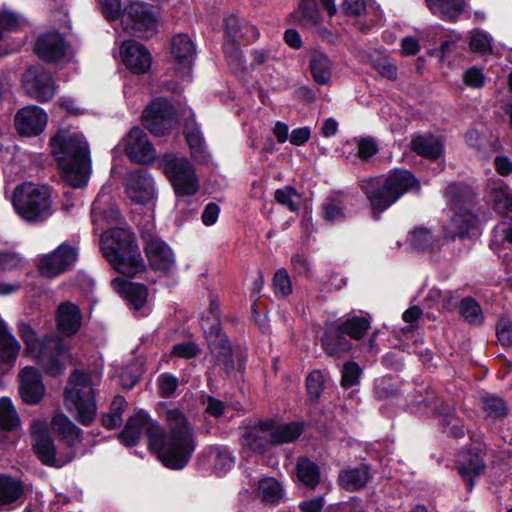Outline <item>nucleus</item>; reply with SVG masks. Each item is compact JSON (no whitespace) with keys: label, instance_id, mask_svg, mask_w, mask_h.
Here are the masks:
<instances>
[{"label":"nucleus","instance_id":"5701e85b","mask_svg":"<svg viewBox=\"0 0 512 512\" xmlns=\"http://www.w3.org/2000/svg\"><path fill=\"white\" fill-rule=\"evenodd\" d=\"M91 215L92 223L97 230L105 226L119 225L122 222L119 210L111 203V196L105 193H99L95 198Z\"/></svg>","mask_w":512,"mask_h":512},{"label":"nucleus","instance_id":"2eb2a0df","mask_svg":"<svg viewBox=\"0 0 512 512\" xmlns=\"http://www.w3.org/2000/svg\"><path fill=\"white\" fill-rule=\"evenodd\" d=\"M19 394L22 401L29 405L38 404L45 395L46 388L40 370L26 366L18 374Z\"/></svg>","mask_w":512,"mask_h":512},{"label":"nucleus","instance_id":"4c0bfd02","mask_svg":"<svg viewBox=\"0 0 512 512\" xmlns=\"http://www.w3.org/2000/svg\"><path fill=\"white\" fill-rule=\"evenodd\" d=\"M433 15L443 21H455L464 11V0H426Z\"/></svg>","mask_w":512,"mask_h":512},{"label":"nucleus","instance_id":"6e6d98bb","mask_svg":"<svg viewBox=\"0 0 512 512\" xmlns=\"http://www.w3.org/2000/svg\"><path fill=\"white\" fill-rule=\"evenodd\" d=\"M275 199L279 204L287 207L292 212H296L299 209L300 195L290 186L276 190Z\"/></svg>","mask_w":512,"mask_h":512},{"label":"nucleus","instance_id":"8fccbe9b","mask_svg":"<svg viewBox=\"0 0 512 512\" xmlns=\"http://www.w3.org/2000/svg\"><path fill=\"white\" fill-rule=\"evenodd\" d=\"M460 314L469 324L478 325L483 321L481 307L472 298H464L461 301Z\"/></svg>","mask_w":512,"mask_h":512},{"label":"nucleus","instance_id":"72a5a7b5","mask_svg":"<svg viewBox=\"0 0 512 512\" xmlns=\"http://www.w3.org/2000/svg\"><path fill=\"white\" fill-rule=\"evenodd\" d=\"M224 23L225 31L233 42L243 41L245 43H250L259 37V31L255 26L240 20L234 14L227 16Z\"/></svg>","mask_w":512,"mask_h":512},{"label":"nucleus","instance_id":"4468645a","mask_svg":"<svg viewBox=\"0 0 512 512\" xmlns=\"http://www.w3.org/2000/svg\"><path fill=\"white\" fill-rule=\"evenodd\" d=\"M75 248L61 244L52 253L42 256L39 263V270L43 276L56 277L70 269L77 260Z\"/></svg>","mask_w":512,"mask_h":512},{"label":"nucleus","instance_id":"f3484780","mask_svg":"<svg viewBox=\"0 0 512 512\" xmlns=\"http://www.w3.org/2000/svg\"><path fill=\"white\" fill-rule=\"evenodd\" d=\"M126 194L136 204H146L155 196V183L145 170L139 169L129 174Z\"/></svg>","mask_w":512,"mask_h":512},{"label":"nucleus","instance_id":"5fc2aeb1","mask_svg":"<svg viewBox=\"0 0 512 512\" xmlns=\"http://www.w3.org/2000/svg\"><path fill=\"white\" fill-rule=\"evenodd\" d=\"M469 47L472 52L489 54L492 52V38L487 33L476 30L470 36Z\"/></svg>","mask_w":512,"mask_h":512},{"label":"nucleus","instance_id":"dca6fc26","mask_svg":"<svg viewBox=\"0 0 512 512\" xmlns=\"http://www.w3.org/2000/svg\"><path fill=\"white\" fill-rule=\"evenodd\" d=\"M455 467L468 489L474 486V480L485 471L483 451L480 448H469L458 453Z\"/></svg>","mask_w":512,"mask_h":512},{"label":"nucleus","instance_id":"9b49d317","mask_svg":"<svg viewBox=\"0 0 512 512\" xmlns=\"http://www.w3.org/2000/svg\"><path fill=\"white\" fill-rule=\"evenodd\" d=\"M21 84L26 95L39 102L50 101L57 91L52 75L40 65L29 66L22 75Z\"/></svg>","mask_w":512,"mask_h":512},{"label":"nucleus","instance_id":"c03bdc74","mask_svg":"<svg viewBox=\"0 0 512 512\" xmlns=\"http://www.w3.org/2000/svg\"><path fill=\"white\" fill-rule=\"evenodd\" d=\"M407 241L414 249L421 251L438 247L432 232L424 227H418L409 232Z\"/></svg>","mask_w":512,"mask_h":512},{"label":"nucleus","instance_id":"2f4dec72","mask_svg":"<svg viewBox=\"0 0 512 512\" xmlns=\"http://www.w3.org/2000/svg\"><path fill=\"white\" fill-rule=\"evenodd\" d=\"M477 223L478 219L475 214L468 210L460 209L453 214L449 223L444 227L445 238L464 237L476 227Z\"/></svg>","mask_w":512,"mask_h":512},{"label":"nucleus","instance_id":"0eeeda50","mask_svg":"<svg viewBox=\"0 0 512 512\" xmlns=\"http://www.w3.org/2000/svg\"><path fill=\"white\" fill-rule=\"evenodd\" d=\"M98 382V376L75 370L70 374L64 389L66 408L74 412L75 419L84 426L91 425L96 417L95 386Z\"/></svg>","mask_w":512,"mask_h":512},{"label":"nucleus","instance_id":"e2e57ef3","mask_svg":"<svg viewBox=\"0 0 512 512\" xmlns=\"http://www.w3.org/2000/svg\"><path fill=\"white\" fill-rule=\"evenodd\" d=\"M23 265V259L19 254L8 251L0 252V272L16 270Z\"/></svg>","mask_w":512,"mask_h":512},{"label":"nucleus","instance_id":"79ce46f5","mask_svg":"<svg viewBox=\"0 0 512 512\" xmlns=\"http://www.w3.org/2000/svg\"><path fill=\"white\" fill-rule=\"evenodd\" d=\"M22 494L23 487L20 481L6 475H0V506L15 502Z\"/></svg>","mask_w":512,"mask_h":512},{"label":"nucleus","instance_id":"052dcab7","mask_svg":"<svg viewBox=\"0 0 512 512\" xmlns=\"http://www.w3.org/2000/svg\"><path fill=\"white\" fill-rule=\"evenodd\" d=\"M496 334L498 341L502 346L509 347L512 345V319L502 317L496 326Z\"/></svg>","mask_w":512,"mask_h":512},{"label":"nucleus","instance_id":"37998d69","mask_svg":"<svg viewBox=\"0 0 512 512\" xmlns=\"http://www.w3.org/2000/svg\"><path fill=\"white\" fill-rule=\"evenodd\" d=\"M127 402L123 396L114 397L109 412L102 415V424L108 429H115L122 424V414L125 411Z\"/></svg>","mask_w":512,"mask_h":512},{"label":"nucleus","instance_id":"c756f323","mask_svg":"<svg viewBox=\"0 0 512 512\" xmlns=\"http://www.w3.org/2000/svg\"><path fill=\"white\" fill-rule=\"evenodd\" d=\"M320 1L330 16L336 13L337 8L334 0ZM292 16L305 26H317L319 22V12L314 0H300L298 9Z\"/></svg>","mask_w":512,"mask_h":512},{"label":"nucleus","instance_id":"4be33fe9","mask_svg":"<svg viewBox=\"0 0 512 512\" xmlns=\"http://www.w3.org/2000/svg\"><path fill=\"white\" fill-rule=\"evenodd\" d=\"M145 251L154 270L169 271L175 265V257L171 248L158 237L144 235Z\"/></svg>","mask_w":512,"mask_h":512},{"label":"nucleus","instance_id":"e433bc0d","mask_svg":"<svg viewBox=\"0 0 512 512\" xmlns=\"http://www.w3.org/2000/svg\"><path fill=\"white\" fill-rule=\"evenodd\" d=\"M371 479L370 468L366 464L342 470L338 475L341 487L355 491L363 488Z\"/></svg>","mask_w":512,"mask_h":512},{"label":"nucleus","instance_id":"7c9ffc66","mask_svg":"<svg viewBox=\"0 0 512 512\" xmlns=\"http://www.w3.org/2000/svg\"><path fill=\"white\" fill-rule=\"evenodd\" d=\"M324 351L332 357H340L351 349V342L335 327V324L326 326L321 339Z\"/></svg>","mask_w":512,"mask_h":512},{"label":"nucleus","instance_id":"bf43d9fd","mask_svg":"<svg viewBox=\"0 0 512 512\" xmlns=\"http://www.w3.org/2000/svg\"><path fill=\"white\" fill-rule=\"evenodd\" d=\"M361 369L355 362H347L342 370L341 385L344 388H350L359 383Z\"/></svg>","mask_w":512,"mask_h":512},{"label":"nucleus","instance_id":"b1692460","mask_svg":"<svg viewBox=\"0 0 512 512\" xmlns=\"http://www.w3.org/2000/svg\"><path fill=\"white\" fill-rule=\"evenodd\" d=\"M121 57L124 64L134 73H146L151 67V55L142 44L128 40L121 46Z\"/></svg>","mask_w":512,"mask_h":512},{"label":"nucleus","instance_id":"423d86ee","mask_svg":"<svg viewBox=\"0 0 512 512\" xmlns=\"http://www.w3.org/2000/svg\"><path fill=\"white\" fill-rule=\"evenodd\" d=\"M374 212L381 213L395 203L403 194L419 189L417 179L408 170H394L387 177H375L361 181Z\"/></svg>","mask_w":512,"mask_h":512},{"label":"nucleus","instance_id":"774afa93","mask_svg":"<svg viewBox=\"0 0 512 512\" xmlns=\"http://www.w3.org/2000/svg\"><path fill=\"white\" fill-rule=\"evenodd\" d=\"M325 505L323 496L310 498L299 503L300 512H322Z\"/></svg>","mask_w":512,"mask_h":512},{"label":"nucleus","instance_id":"58836bf2","mask_svg":"<svg viewBox=\"0 0 512 512\" xmlns=\"http://www.w3.org/2000/svg\"><path fill=\"white\" fill-rule=\"evenodd\" d=\"M310 71L317 84L329 83L332 76L333 63L330 58L320 51H314L310 58Z\"/></svg>","mask_w":512,"mask_h":512},{"label":"nucleus","instance_id":"09e8293b","mask_svg":"<svg viewBox=\"0 0 512 512\" xmlns=\"http://www.w3.org/2000/svg\"><path fill=\"white\" fill-rule=\"evenodd\" d=\"M258 493L264 501L276 502L282 496V486L274 478H263L258 481Z\"/></svg>","mask_w":512,"mask_h":512},{"label":"nucleus","instance_id":"20e7f679","mask_svg":"<svg viewBox=\"0 0 512 512\" xmlns=\"http://www.w3.org/2000/svg\"><path fill=\"white\" fill-rule=\"evenodd\" d=\"M100 243L103 256L117 272L135 277L144 271V260L129 230L112 228L101 235Z\"/></svg>","mask_w":512,"mask_h":512},{"label":"nucleus","instance_id":"c85d7f7f","mask_svg":"<svg viewBox=\"0 0 512 512\" xmlns=\"http://www.w3.org/2000/svg\"><path fill=\"white\" fill-rule=\"evenodd\" d=\"M82 315L77 305L71 302H64L59 305L56 313L58 330L66 335L75 334L81 326Z\"/></svg>","mask_w":512,"mask_h":512},{"label":"nucleus","instance_id":"aec40b11","mask_svg":"<svg viewBox=\"0 0 512 512\" xmlns=\"http://www.w3.org/2000/svg\"><path fill=\"white\" fill-rule=\"evenodd\" d=\"M171 53L176 70L180 77H189L192 71L196 49L193 41L187 34H178L172 38Z\"/></svg>","mask_w":512,"mask_h":512},{"label":"nucleus","instance_id":"7ed1b4c3","mask_svg":"<svg viewBox=\"0 0 512 512\" xmlns=\"http://www.w3.org/2000/svg\"><path fill=\"white\" fill-rule=\"evenodd\" d=\"M17 327L25 345V354L36 361L48 375L62 374L71 359L70 349L64 340L56 334L40 338L24 321H20Z\"/></svg>","mask_w":512,"mask_h":512},{"label":"nucleus","instance_id":"c9c22d12","mask_svg":"<svg viewBox=\"0 0 512 512\" xmlns=\"http://www.w3.org/2000/svg\"><path fill=\"white\" fill-rule=\"evenodd\" d=\"M320 479V467L307 457H299L294 470V480L313 490L320 483Z\"/></svg>","mask_w":512,"mask_h":512},{"label":"nucleus","instance_id":"473e14b6","mask_svg":"<svg viewBox=\"0 0 512 512\" xmlns=\"http://www.w3.org/2000/svg\"><path fill=\"white\" fill-rule=\"evenodd\" d=\"M411 150L430 160L438 159L443 153V143L439 137L431 134L414 135L410 142Z\"/></svg>","mask_w":512,"mask_h":512},{"label":"nucleus","instance_id":"f8f14e48","mask_svg":"<svg viewBox=\"0 0 512 512\" xmlns=\"http://www.w3.org/2000/svg\"><path fill=\"white\" fill-rule=\"evenodd\" d=\"M143 125L154 135H164L176 123L173 105L164 98L153 100L142 113Z\"/></svg>","mask_w":512,"mask_h":512},{"label":"nucleus","instance_id":"0e129e2a","mask_svg":"<svg viewBox=\"0 0 512 512\" xmlns=\"http://www.w3.org/2000/svg\"><path fill=\"white\" fill-rule=\"evenodd\" d=\"M200 352L198 345L188 341L174 345L171 354L179 358L190 359L196 357Z\"/></svg>","mask_w":512,"mask_h":512},{"label":"nucleus","instance_id":"f03ea898","mask_svg":"<svg viewBox=\"0 0 512 512\" xmlns=\"http://www.w3.org/2000/svg\"><path fill=\"white\" fill-rule=\"evenodd\" d=\"M52 154L70 186L87 185L91 173L90 149L81 132L60 129L50 140Z\"/></svg>","mask_w":512,"mask_h":512},{"label":"nucleus","instance_id":"de8ad7c7","mask_svg":"<svg viewBox=\"0 0 512 512\" xmlns=\"http://www.w3.org/2000/svg\"><path fill=\"white\" fill-rule=\"evenodd\" d=\"M185 133L188 145L192 154L197 159H204L206 153V146L203 135L199 127L192 123H187L185 126Z\"/></svg>","mask_w":512,"mask_h":512},{"label":"nucleus","instance_id":"a211bd4d","mask_svg":"<svg viewBox=\"0 0 512 512\" xmlns=\"http://www.w3.org/2000/svg\"><path fill=\"white\" fill-rule=\"evenodd\" d=\"M47 119V114L42 108L30 105L16 113L15 127L23 136H37L44 131Z\"/></svg>","mask_w":512,"mask_h":512},{"label":"nucleus","instance_id":"6e6552de","mask_svg":"<svg viewBox=\"0 0 512 512\" xmlns=\"http://www.w3.org/2000/svg\"><path fill=\"white\" fill-rule=\"evenodd\" d=\"M12 203L20 217L31 222H42L52 215L51 193L47 186L32 182L18 185Z\"/></svg>","mask_w":512,"mask_h":512},{"label":"nucleus","instance_id":"49530a36","mask_svg":"<svg viewBox=\"0 0 512 512\" xmlns=\"http://www.w3.org/2000/svg\"><path fill=\"white\" fill-rule=\"evenodd\" d=\"M20 425V418L12 401L3 397L0 399V429L11 431Z\"/></svg>","mask_w":512,"mask_h":512},{"label":"nucleus","instance_id":"cd10ccee","mask_svg":"<svg viewBox=\"0 0 512 512\" xmlns=\"http://www.w3.org/2000/svg\"><path fill=\"white\" fill-rule=\"evenodd\" d=\"M479 405L483 419L491 424L502 421L510 413L509 402L498 394L485 393L481 395Z\"/></svg>","mask_w":512,"mask_h":512},{"label":"nucleus","instance_id":"bb28decb","mask_svg":"<svg viewBox=\"0 0 512 512\" xmlns=\"http://www.w3.org/2000/svg\"><path fill=\"white\" fill-rule=\"evenodd\" d=\"M112 286L117 292L126 298L135 311H142L141 315L147 314L145 306L148 291L143 284L133 283L122 277H116L112 280Z\"/></svg>","mask_w":512,"mask_h":512},{"label":"nucleus","instance_id":"a18cd8bd","mask_svg":"<svg viewBox=\"0 0 512 512\" xmlns=\"http://www.w3.org/2000/svg\"><path fill=\"white\" fill-rule=\"evenodd\" d=\"M370 322L367 318L361 316H353L340 324L335 325L343 334L354 339L362 338L367 332Z\"/></svg>","mask_w":512,"mask_h":512},{"label":"nucleus","instance_id":"603ef678","mask_svg":"<svg viewBox=\"0 0 512 512\" xmlns=\"http://www.w3.org/2000/svg\"><path fill=\"white\" fill-rule=\"evenodd\" d=\"M323 216L327 221H340L345 217V205L338 197L328 198L323 204Z\"/></svg>","mask_w":512,"mask_h":512},{"label":"nucleus","instance_id":"9d476101","mask_svg":"<svg viewBox=\"0 0 512 512\" xmlns=\"http://www.w3.org/2000/svg\"><path fill=\"white\" fill-rule=\"evenodd\" d=\"M121 24L126 32L140 38H150L156 32V18L144 2L128 5L121 15Z\"/></svg>","mask_w":512,"mask_h":512},{"label":"nucleus","instance_id":"a19ab883","mask_svg":"<svg viewBox=\"0 0 512 512\" xmlns=\"http://www.w3.org/2000/svg\"><path fill=\"white\" fill-rule=\"evenodd\" d=\"M344 148L355 149V157L367 161L379 152V145L372 137H356L346 142Z\"/></svg>","mask_w":512,"mask_h":512},{"label":"nucleus","instance_id":"338daca9","mask_svg":"<svg viewBox=\"0 0 512 512\" xmlns=\"http://www.w3.org/2000/svg\"><path fill=\"white\" fill-rule=\"evenodd\" d=\"M98 3L107 20L114 21L119 17L121 9L120 0H98Z\"/></svg>","mask_w":512,"mask_h":512},{"label":"nucleus","instance_id":"39448f33","mask_svg":"<svg viewBox=\"0 0 512 512\" xmlns=\"http://www.w3.org/2000/svg\"><path fill=\"white\" fill-rule=\"evenodd\" d=\"M301 432L298 423L277 424L272 419L260 420L243 426L240 444L244 450L264 454L273 445L294 441Z\"/></svg>","mask_w":512,"mask_h":512},{"label":"nucleus","instance_id":"13d9d810","mask_svg":"<svg viewBox=\"0 0 512 512\" xmlns=\"http://www.w3.org/2000/svg\"><path fill=\"white\" fill-rule=\"evenodd\" d=\"M158 392L163 398H170L176 392L179 380L170 373H162L157 379Z\"/></svg>","mask_w":512,"mask_h":512},{"label":"nucleus","instance_id":"1a4fd4ad","mask_svg":"<svg viewBox=\"0 0 512 512\" xmlns=\"http://www.w3.org/2000/svg\"><path fill=\"white\" fill-rule=\"evenodd\" d=\"M160 167L178 197L191 196L198 191L199 180L195 168L186 158L165 155Z\"/></svg>","mask_w":512,"mask_h":512},{"label":"nucleus","instance_id":"393cba45","mask_svg":"<svg viewBox=\"0 0 512 512\" xmlns=\"http://www.w3.org/2000/svg\"><path fill=\"white\" fill-rule=\"evenodd\" d=\"M203 331L206 335L211 352L216 356L218 361H222L227 365L231 357V347L217 319L214 317L211 323L204 320Z\"/></svg>","mask_w":512,"mask_h":512},{"label":"nucleus","instance_id":"864d4df0","mask_svg":"<svg viewBox=\"0 0 512 512\" xmlns=\"http://www.w3.org/2000/svg\"><path fill=\"white\" fill-rule=\"evenodd\" d=\"M306 389L310 401L317 402L324 389V375L320 370H314L306 378Z\"/></svg>","mask_w":512,"mask_h":512},{"label":"nucleus","instance_id":"f704fd0d","mask_svg":"<svg viewBox=\"0 0 512 512\" xmlns=\"http://www.w3.org/2000/svg\"><path fill=\"white\" fill-rule=\"evenodd\" d=\"M51 428L70 448H75L82 442V430L64 414L54 415Z\"/></svg>","mask_w":512,"mask_h":512},{"label":"nucleus","instance_id":"a878e982","mask_svg":"<svg viewBox=\"0 0 512 512\" xmlns=\"http://www.w3.org/2000/svg\"><path fill=\"white\" fill-rule=\"evenodd\" d=\"M32 446L39 460L46 466L62 467L76 457L74 451L66 456L57 453L55 444L50 436H40L36 438V440L32 442Z\"/></svg>","mask_w":512,"mask_h":512},{"label":"nucleus","instance_id":"69168bd1","mask_svg":"<svg viewBox=\"0 0 512 512\" xmlns=\"http://www.w3.org/2000/svg\"><path fill=\"white\" fill-rule=\"evenodd\" d=\"M202 404L205 406V413L214 418H220L224 415L225 406L219 399L206 395L202 397Z\"/></svg>","mask_w":512,"mask_h":512},{"label":"nucleus","instance_id":"4d7b16f0","mask_svg":"<svg viewBox=\"0 0 512 512\" xmlns=\"http://www.w3.org/2000/svg\"><path fill=\"white\" fill-rule=\"evenodd\" d=\"M272 286L278 297H286L292 293L291 279L286 269L281 268L275 272Z\"/></svg>","mask_w":512,"mask_h":512},{"label":"nucleus","instance_id":"6ab92c4d","mask_svg":"<svg viewBox=\"0 0 512 512\" xmlns=\"http://www.w3.org/2000/svg\"><path fill=\"white\" fill-rule=\"evenodd\" d=\"M36 55L47 63H58L65 58L67 45L60 33L53 31L40 35L34 45Z\"/></svg>","mask_w":512,"mask_h":512},{"label":"nucleus","instance_id":"ddd939ff","mask_svg":"<svg viewBox=\"0 0 512 512\" xmlns=\"http://www.w3.org/2000/svg\"><path fill=\"white\" fill-rule=\"evenodd\" d=\"M122 144L125 154L133 162L149 164L156 158L155 148L146 133L139 127H133L123 138Z\"/></svg>","mask_w":512,"mask_h":512},{"label":"nucleus","instance_id":"ea45409f","mask_svg":"<svg viewBox=\"0 0 512 512\" xmlns=\"http://www.w3.org/2000/svg\"><path fill=\"white\" fill-rule=\"evenodd\" d=\"M439 423L443 431L453 438H462L465 435L463 421L458 418L447 406L438 408Z\"/></svg>","mask_w":512,"mask_h":512},{"label":"nucleus","instance_id":"3c124183","mask_svg":"<svg viewBox=\"0 0 512 512\" xmlns=\"http://www.w3.org/2000/svg\"><path fill=\"white\" fill-rule=\"evenodd\" d=\"M426 302H432V305L438 307L439 310H450L455 307L456 300L451 291L432 289L427 297Z\"/></svg>","mask_w":512,"mask_h":512},{"label":"nucleus","instance_id":"412c9836","mask_svg":"<svg viewBox=\"0 0 512 512\" xmlns=\"http://www.w3.org/2000/svg\"><path fill=\"white\" fill-rule=\"evenodd\" d=\"M484 200L501 215L509 216L512 213V191L500 178L487 181Z\"/></svg>","mask_w":512,"mask_h":512},{"label":"nucleus","instance_id":"f257e3e1","mask_svg":"<svg viewBox=\"0 0 512 512\" xmlns=\"http://www.w3.org/2000/svg\"><path fill=\"white\" fill-rule=\"evenodd\" d=\"M160 414L167 423L169 434L147 413L140 411L128 419L119 439L124 445L133 446L146 433L149 446L157 452L162 463L171 469H182L195 450L192 428L177 408H164Z\"/></svg>","mask_w":512,"mask_h":512},{"label":"nucleus","instance_id":"680f3d73","mask_svg":"<svg viewBox=\"0 0 512 512\" xmlns=\"http://www.w3.org/2000/svg\"><path fill=\"white\" fill-rule=\"evenodd\" d=\"M462 80L470 88H482L485 84V75L481 69L472 66L464 71Z\"/></svg>","mask_w":512,"mask_h":512}]
</instances>
